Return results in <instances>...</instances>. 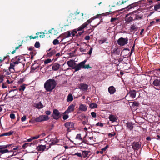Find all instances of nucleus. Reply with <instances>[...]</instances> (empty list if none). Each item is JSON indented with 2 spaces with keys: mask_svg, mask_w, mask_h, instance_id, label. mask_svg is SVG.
Returning <instances> with one entry per match:
<instances>
[{
  "mask_svg": "<svg viewBox=\"0 0 160 160\" xmlns=\"http://www.w3.org/2000/svg\"><path fill=\"white\" fill-rule=\"evenodd\" d=\"M56 81L53 79H50L47 80L44 85V88L47 92H52L57 85Z\"/></svg>",
  "mask_w": 160,
  "mask_h": 160,
  "instance_id": "1",
  "label": "nucleus"
},
{
  "mask_svg": "<svg viewBox=\"0 0 160 160\" xmlns=\"http://www.w3.org/2000/svg\"><path fill=\"white\" fill-rule=\"evenodd\" d=\"M111 12L110 11L109 12H107L106 13H103L102 14H98L97 15L94 16L88 20L87 21L85 22L84 23L86 25V26L87 27L89 23H90L92 22V21L94 20V19L101 18V17L102 16H106L109 15L110 14L109 12Z\"/></svg>",
  "mask_w": 160,
  "mask_h": 160,
  "instance_id": "2",
  "label": "nucleus"
},
{
  "mask_svg": "<svg viewBox=\"0 0 160 160\" xmlns=\"http://www.w3.org/2000/svg\"><path fill=\"white\" fill-rule=\"evenodd\" d=\"M23 61H25L22 56H18L15 57L11 60V62L14 64H18L19 63H22Z\"/></svg>",
  "mask_w": 160,
  "mask_h": 160,
  "instance_id": "3",
  "label": "nucleus"
},
{
  "mask_svg": "<svg viewBox=\"0 0 160 160\" xmlns=\"http://www.w3.org/2000/svg\"><path fill=\"white\" fill-rule=\"evenodd\" d=\"M49 119L50 118L48 116L42 115L36 118L35 119V121L37 122H40L43 121H48Z\"/></svg>",
  "mask_w": 160,
  "mask_h": 160,
  "instance_id": "4",
  "label": "nucleus"
},
{
  "mask_svg": "<svg viewBox=\"0 0 160 160\" xmlns=\"http://www.w3.org/2000/svg\"><path fill=\"white\" fill-rule=\"evenodd\" d=\"M128 38H124L121 37L118 40L117 42L119 45L122 46L127 44L128 43Z\"/></svg>",
  "mask_w": 160,
  "mask_h": 160,
  "instance_id": "5",
  "label": "nucleus"
},
{
  "mask_svg": "<svg viewBox=\"0 0 160 160\" xmlns=\"http://www.w3.org/2000/svg\"><path fill=\"white\" fill-rule=\"evenodd\" d=\"M86 60H85L84 61L80 62L79 64L75 65L73 67H72V69L75 70V71H78L82 68H83V65L85 64Z\"/></svg>",
  "mask_w": 160,
  "mask_h": 160,
  "instance_id": "6",
  "label": "nucleus"
},
{
  "mask_svg": "<svg viewBox=\"0 0 160 160\" xmlns=\"http://www.w3.org/2000/svg\"><path fill=\"white\" fill-rule=\"evenodd\" d=\"M51 117L55 120L58 119L61 116L60 112L57 109H54L53 110V114H52Z\"/></svg>",
  "mask_w": 160,
  "mask_h": 160,
  "instance_id": "7",
  "label": "nucleus"
},
{
  "mask_svg": "<svg viewBox=\"0 0 160 160\" xmlns=\"http://www.w3.org/2000/svg\"><path fill=\"white\" fill-rule=\"evenodd\" d=\"M65 127L67 128V131L69 132L71 131L70 128H74V123L72 122H67L64 125Z\"/></svg>",
  "mask_w": 160,
  "mask_h": 160,
  "instance_id": "8",
  "label": "nucleus"
},
{
  "mask_svg": "<svg viewBox=\"0 0 160 160\" xmlns=\"http://www.w3.org/2000/svg\"><path fill=\"white\" fill-rule=\"evenodd\" d=\"M75 106L73 104H70L68 107V109L66 110L65 112L63 113V114L68 113L72 112H73L74 110V108Z\"/></svg>",
  "mask_w": 160,
  "mask_h": 160,
  "instance_id": "9",
  "label": "nucleus"
},
{
  "mask_svg": "<svg viewBox=\"0 0 160 160\" xmlns=\"http://www.w3.org/2000/svg\"><path fill=\"white\" fill-rule=\"evenodd\" d=\"M141 146L139 142H134L132 144V148L134 150H138Z\"/></svg>",
  "mask_w": 160,
  "mask_h": 160,
  "instance_id": "10",
  "label": "nucleus"
},
{
  "mask_svg": "<svg viewBox=\"0 0 160 160\" xmlns=\"http://www.w3.org/2000/svg\"><path fill=\"white\" fill-rule=\"evenodd\" d=\"M88 85L83 83H80L79 86V88L83 91H87L88 88Z\"/></svg>",
  "mask_w": 160,
  "mask_h": 160,
  "instance_id": "11",
  "label": "nucleus"
},
{
  "mask_svg": "<svg viewBox=\"0 0 160 160\" xmlns=\"http://www.w3.org/2000/svg\"><path fill=\"white\" fill-rule=\"evenodd\" d=\"M46 146L45 145H40L37 147L36 149L38 151L43 152L45 150H46Z\"/></svg>",
  "mask_w": 160,
  "mask_h": 160,
  "instance_id": "12",
  "label": "nucleus"
},
{
  "mask_svg": "<svg viewBox=\"0 0 160 160\" xmlns=\"http://www.w3.org/2000/svg\"><path fill=\"white\" fill-rule=\"evenodd\" d=\"M79 111L82 112H86L87 109L86 105L85 104H81L78 108Z\"/></svg>",
  "mask_w": 160,
  "mask_h": 160,
  "instance_id": "13",
  "label": "nucleus"
},
{
  "mask_svg": "<svg viewBox=\"0 0 160 160\" xmlns=\"http://www.w3.org/2000/svg\"><path fill=\"white\" fill-rule=\"evenodd\" d=\"M136 91L135 90H131L129 92L130 97L132 99L134 98L136 96Z\"/></svg>",
  "mask_w": 160,
  "mask_h": 160,
  "instance_id": "14",
  "label": "nucleus"
},
{
  "mask_svg": "<svg viewBox=\"0 0 160 160\" xmlns=\"http://www.w3.org/2000/svg\"><path fill=\"white\" fill-rule=\"evenodd\" d=\"M67 64L68 66L72 68L76 64L74 60H70L67 62Z\"/></svg>",
  "mask_w": 160,
  "mask_h": 160,
  "instance_id": "15",
  "label": "nucleus"
},
{
  "mask_svg": "<svg viewBox=\"0 0 160 160\" xmlns=\"http://www.w3.org/2000/svg\"><path fill=\"white\" fill-rule=\"evenodd\" d=\"M152 84L155 86H160V79H155L153 81Z\"/></svg>",
  "mask_w": 160,
  "mask_h": 160,
  "instance_id": "16",
  "label": "nucleus"
},
{
  "mask_svg": "<svg viewBox=\"0 0 160 160\" xmlns=\"http://www.w3.org/2000/svg\"><path fill=\"white\" fill-rule=\"evenodd\" d=\"M108 91L111 94H113L115 92L116 89L113 86H110L108 88Z\"/></svg>",
  "mask_w": 160,
  "mask_h": 160,
  "instance_id": "17",
  "label": "nucleus"
},
{
  "mask_svg": "<svg viewBox=\"0 0 160 160\" xmlns=\"http://www.w3.org/2000/svg\"><path fill=\"white\" fill-rule=\"evenodd\" d=\"M60 67V65L59 64L55 63L52 66V70L54 71H57L59 68Z\"/></svg>",
  "mask_w": 160,
  "mask_h": 160,
  "instance_id": "18",
  "label": "nucleus"
},
{
  "mask_svg": "<svg viewBox=\"0 0 160 160\" xmlns=\"http://www.w3.org/2000/svg\"><path fill=\"white\" fill-rule=\"evenodd\" d=\"M136 3L131 4L128 5L125 8H124V9H125V10L128 11L132 8L135 7L136 6Z\"/></svg>",
  "mask_w": 160,
  "mask_h": 160,
  "instance_id": "19",
  "label": "nucleus"
},
{
  "mask_svg": "<svg viewBox=\"0 0 160 160\" xmlns=\"http://www.w3.org/2000/svg\"><path fill=\"white\" fill-rule=\"evenodd\" d=\"M74 16L73 14H70L69 16L68 17V19L67 21L69 22L70 23L71 22V21L74 19V18H73V17Z\"/></svg>",
  "mask_w": 160,
  "mask_h": 160,
  "instance_id": "20",
  "label": "nucleus"
},
{
  "mask_svg": "<svg viewBox=\"0 0 160 160\" xmlns=\"http://www.w3.org/2000/svg\"><path fill=\"white\" fill-rule=\"evenodd\" d=\"M109 118L110 121L112 122H116L117 120L116 117L113 115H110L109 117Z\"/></svg>",
  "mask_w": 160,
  "mask_h": 160,
  "instance_id": "21",
  "label": "nucleus"
},
{
  "mask_svg": "<svg viewBox=\"0 0 160 160\" xmlns=\"http://www.w3.org/2000/svg\"><path fill=\"white\" fill-rule=\"evenodd\" d=\"M73 100V96L72 94H69L67 97V102H71Z\"/></svg>",
  "mask_w": 160,
  "mask_h": 160,
  "instance_id": "22",
  "label": "nucleus"
},
{
  "mask_svg": "<svg viewBox=\"0 0 160 160\" xmlns=\"http://www.w3.org/2000/svg\"><path fill=\"white\" fill-rule=\"evenodd\" d=\"M50 142H51V145H55L58 142L56 138H52L50 139Z\"/></svg>",
  "mask_w": 160,
  "mask_h": 160,
  "instance_id": "23",
  "label": "nucleus"
},
{
  "mask_svg": "<svg viewBox=\"0 0 160 160\" xmlns=\"http://www.w3.org/2000/svg\"><path fill=\"white\" fill-rule=\"evenodd\" d=\"M13 133V131H10V132L4 133L2 134L1 135V137L3 136H10Z\"/></svg>",
  "mask_w": 160,
  "mask_h": 160,
  "instance_id": "24",
  "label": "nucleus"
},
{
  "mask_svg": "<svg viewBox=\"0 0 160 160\" xmlns=\"http://www.w3.org/2000/svg\"><path fill=\"white\" fill-rule=\"evenodd\" d=\"M56 52L55 50H53L48 53L47 54V57H50L54 55Z\"/></svg>",
  "mask_w": 160,
  "mask_h": 160,
  "instance_id": "25",
  "label": "nucleus"
},
{
  "mask_svg": "<svg viewBox=\"0 0 160 160\" xmlns=\"http://www.w3.org/2000/svg\"><path fill=\"white\" fill-rule=\"evenodd\" d=\"M78 117L82 121L83 120H86V117L83 113H82L79 115Z\"/></svg>",
  "mask_w": 160,
  "mask_h": 160,
  "instance_id": "26",
  "label": "nucleus"
},
{
  "mask_svg": "<svg viewBox=\"0 0 160 160\" xmlns=\"http://www.w3.org/2000/svg\"><path fill=\"white\" fill-rule=\"evenodd\" d=\"M127 128L130 130H132L133 128V125L130 122H128L127 123Z\"/></svg>",
  "mask_w": 160,
  "mask_h": 160,
  "instance_id": "27",
  "label": "nucleus"
},
{
  "mask_svg": "<svg viewBox=\"0 0 160 160\" xmlns=\"http://www.w3.org/2000/svg\"><path fill=\"white\" fill-rule=\"evenodd\" d=\"M35 107L38 109L42 108L43 107V106L41 102H39L38 103L36 104Z\"/></svg>",
  "mask_w": 160,
  "mask_h": 160,
  "instance_id": "28",
  "label": "nucleus"
},
{
  "mask_svg": "<svg viewBox=\"0 0 160 160\" xmlns=\"http://www.w3.org/2000/svg\"><path fill=\"white\" fill-rule=\"evenodd\" d=\"M86 28H88V27H87L86 26V25L84 23H83L82 25L80 26L78 29V31H80L82 30L83 29Z\"/></svg>",
  "mask_w": 160,
  "mask_h": 160,
  "instance_id": "29",
  "label": "nucleus"
},
{
  "mask_svg": "<svg viewBox=\"0 0 160 160\" xmlns=\"http://www.w3.org/2000/svg\"><path fill=\"white\" fill-rule=\"evenodd\" d=\"M0 149V152L2 154L9 152L8 150L7 149H5L4 148H2V147H1Z\"/></svg>",
  "mask_w": 160,
  "mask_h": 160,
  "instance_id": "30",
  "label": "nucleus"
},
{
  "mask_svg": "<svg viewBox=\"0 0 160 160\" xmlns=\"http://www.w3.org/2000/svg\"><path fill=\"white\" fill-rule=\"evenodd\" d=\"M63 37L65 38L69 37L71 36V32L70 31L67 32L63 34Z\"/></svg>",
  "mask_w": 160,
  "mask_h": 160,
  "instance_id": "31",
  "label": "nucleus"
},
{
  "mask_svg": "<svg viewBox=\"0 0 160 160\" xmlns=\"http://www.w3.org/2000/svg\"><path fill=\"white\" fill-rule=\"evenodd\" d=\"M89 107L91 109L96 108L97 107V105L95 103H92L90 104Z\"/></svg>",
  "mask_w": 160,
  "mask_h": 160,
  "instance_id": "32",
  "label": "nucleus"
},
{
  "mask_svg": "<svg viewBox=\"0 0 160 160\" xmlns=\"http://www.w3.org/2000/svg\"><path fill=\"white\" fill-rule=\"evenodd\" d=\"M32 144V143H25L23 144L22 147V148L24 149L26 147H27L28 146H31Z\"/></svg>",
  "mask_w": 160,
  "mask_h": 160,
  "instance_id": "33",
  "label": "nucleus"
},
{
  "mask_svg": "<svg viewBox=\"0 0 160 160\" xmlns=\"http://www.w3.org/2000/svg\"><path fill=\"white\" fill-rule=\"evenodd\" d=\"M13 145V144H11L8 145H2L1 146V147H2V148H4L5 149L7 148H9L10 147H11L12 148Z\"/></svg>",
  "mask_w": 160,
  "mask_h": 160,
  "instance_id": "34",
  "label": "nucleus"
},
{
  "mask_svg": "<svg viewBox=\"0 0 160 160\" xmlns=\"http://www.w3.org/2000/svg\"><path fill=\"white\" fill-rule=\"evenodd\" d=\"M138 28L135 25L133 24L131 26L130 30L131 31H136L137 30Z\"/></svg>",
  "mask_w": 160,
  "mask_h": 160,
  "instance_id": "35",
  "label": "nucleus"
},
{
  "mask_svg": "<svg viewBox=\"0 0 160 160\" xmlns=\"http://www.w3.org/2000/svg\"><path fill=\"white\" fill-rule=\"evenodd\" d=\"M160 9V3H158L154 6V9L156 11H158V10Z\"/></svg>",
  "mask_w": 160,
  "mask_h": 160,
  "instance_id": "36",
  "label": "nucleus"
},
{
  "mask_svg": "<svg viewBox=\"0 0 160 160\" xmlns=\"http://www.w3.org/2000/svg\"><path fill=\"white\" fill-rule=\"evenodd\" d=\"M133 16H134V20H139L141 19L142 18V16L141 15H136V16H134V15H133Z\"/></svg>",
  "mask_w": 160,
  "mask_h": 160,
  "instance_id": "37",
  "label": "nucleus"
},
{
  "mask_svg": "<svg viewBox=\"0 0 160 160\" xmlns=\"http://www.w3.org/2000/svg\"><path fill=\"white\" fill-rule=\"evenodd\" d=\"M88 151H84L82 152V155L84 158L86 157L88 154Z\"/></svg>",
  "mask_w": 160,
  "mask_h": 160,
  "instance_id": "38",
  "label": "nucleus"
},
{
  "mask_svg": "<svg viewBox=\"0 0 160 160\" xmlns=\"http://www.w3.org/2000/svg\"><path fill=\"white\" fill-rule=\"evenodd\" d=\"M82 138L81 137V134L80 133L77 134V135H76V138H75L76 139H78V140H82Z\"/></svg>",
  "mask_w": 160,
  "mask_h": 160,
  "instance_id": "39",
  "label": "nucleus"
},
{
  "mask_svg": "<svg viewBox=\"0 0 160 160\" xmlns=\"http://www.w3.org/2000/svg\"><path fill=\"white\" fill-rule=\"evenodd\" d=\"M132 103V107H134L135 106H136L137 107H138L139 104L138 102H137L134 101Z\"/></svg>",
  "mask_w": 160,
  "mask_h": 160,
  "instance_id": "40",
  "label": "nucleus"
},
{
  "mask_svg": "<svg viewBox=\"0 0 160 160\" xmlns=\"http://www.w3.org/2000/svg\"><path fill=\"white\" fill-rule=\"evenodd\" d=\"M107 40L106 38H104L103 39L99 40L98 41L99 43L101 44L103 43Z\"/></svg>",
  "mask_w": 160,
  "mask_h": 160,
  "instance_id": "41",
  "label": "nucleus"
},
{
  "mask_svg": "<svg viewBox=\"0 0 160 160\" xmlns=\"http://www.w3.org/2000/svg\"><path fill=\"white\" fill-rule=\"evenodd\" d=\"M35 47L36 48H38L40 47V44L39 42L37 41L34 45Z\"/></svg>",
  "mask_w": 160,
  "mask_h": 160,
  "instance_id": "42",
  "label": "nucleus"
},
{
  "mask_svg": "<svg viewBox=\"0 0 160 160\" xmlns=\"http://www.w3.org/2000/svg\"><path fill=\"white\" fill-rule=\"evenodd\" d=\"M84 69H89V68H91L92 67L90 66L89 64H88L87 65H85V64L83 65L82 67Z\"/></svg>",
  "mask_w": 160,
  "mask_h": 160,
  "instance_id": "43",
  "label": "nucleus"
},
{
  "mask_svg": "<svg viewBox=\"0 0 160 160\" xmlns=\"http://www.w3.org/2000/svg\"><path fill=\"white\" fill-rule=\"evenodd\" d=\"M59 43V40H58L57 39H54L53 41V44L54 45L58 44Z\"/></svg>",
  "mask_w": 160,
  "mask_h": 160,
  "instance_id": "44",
  "label": "nucleus"
},
{
  "mask_svg": "<svg viewBox=\"0 0 160 160\" xmlns=\"http://www.w3.org/2000/svg\"><path fill=\"white\" fill-rule=\"evenodd\" d=\"M25 88V87L24 85H21L20 86L19 88V90L20 91H21L22 90L24 91Z\"/></svg>",
  "mask_w": 160,
  "mask_h": 160,
  "instance_id": "45",
  "label": "nucleus"
},
{
  "mask_svg": "<svg viewBox=\"0 0 160 160\" xmlns=\"http://www.w3.org/2000/svg\"><path fill=\"white\" fill-rule=\"evenodd\" d=\"M81 141H82V142L79 144V145H81V144H82V142L84 143L87 144L88 145H89L90 144H89L88 143H87V141L86 140H85L84 139H83V138H82V140H81Z\"/></svg>",
  "mask_w": 160,
  "mask_h": 160,
  "instance_id": "46",
  "label": "nucleus"
},
{
  "mask_svg": "<svg viewBox=\"0 0 160 160\" xmlns=\"http://www.w3.org/2000/svg\"><path fill=\"white\" fill-rule=\"evenodd\" d=\"M52 61L51 59H48L45 60L44 63L45 64H48V63L51 62Z\"/></svg>",
  "mask_w": 160,
  "mask_h": 160,
  "instance_id": "47",
  "label": "nucleus"
},
{
  "mask_svg": "<svg viewBox=\"0 0 160 160\" xmlns=\"http://www.w3.org/2000/svg\"><path fill=\"white\" fill-rule=\"evenodd\" d=\"M15 65L13 63H10V66L9 67V69L10 70L11 69H14V67L15 66Z\"/></svg>",
  "mask_w": 160,
  "mask_h": 160,
  "instance_id": "48",
  "label": "nucleus"
},
{
  "mask_svg": "<svg viewBox=\"0 0 160 160\" xmlns=\"http://www.w3.org/2000/svg\"><path fill=\"white\" fill-rule=\"evenodd\" d=\"M21 45H21H21H19L18 46V47H16L15 48V50H13V51H12V52H11V53L12 54H14V53L15 52H16V50H17V49H18L19 48V47H20L21 46Z\"/></svg>",
  "mask_w": 160,
  "mask_h": 160,
  "instance_id": "49",
  "label": "nucleus"
},
{
  "mask_svg": "<svg viewBox=\"0 0 160 160\" xmlns=\"http://www.w3.org/2000/svg\"><path fill=\"white\" fill-rule=\"evenodd\" d=\"M91 115L93 118H96L97 116L96 113L95 112H91Z\"/></svg>",
  "mask_w": 160,
  "mask_h": 160,
  "instance_id": "50",
  "label": "nucleus"
},
{
  "mask_svg": "<svg viewBox=\"0 0 160 160\" xmlns=\"http://www.w3.org/2000/svg\"><path fill=\"white\" fill-rule=\"evenodd\" d=\"M40 137V135H37L34 137H32V140L37 139Z\"/></svg>",
  "mask_w": 160,
  "mask_h": 160,
  "instance_id": "51",
  "label": "nucleus"
},
{
  "mask_svg": "<svg viewBox=\"0 0 160 160\" xmlns=\"http://www.w3.org/2000/svg\"><path fill=\"white\" fill-rule=\"evenodd\" d=\"M128 1V0H127L125 1H122L121 3H120V1H119V2H117V4L118 5H122V4H124V3Z\"/></svg>",
  "mask_w": 160,
  "mask_h": 160,
  "instance_id": "52",
  "label": "nucleus"
},
{
  "mask_svg": "<svg viewBox=\"0 0 160 160\" xmlns=\"http://www.w3.org/2000/svg\"><path fill=\"white\" fill-rule=\"evenodd\" d=\"M69 117V116L68 115H65V114H64V115L63 116V119L64 120H66Z\"/></svg>",
  "mask_w": 160,
  "mask_h": 160,
  "instance_id": "53",
  "label": "nucleus"
},
{
  "mask_svg": "<svg viewBox=\"0 0 160 160\" xmlns=\"http://www.w3.org/2000/svg\"><path fill=\"white\" fill-rule=\"evenodd\" d=\"M96 126H99L101 127H103V124L101 123H99V122H98L96 124Z\"/></svg>",
  "mask_w": 160,
  "mask_h": 160,
  "instance_id": "54",
  "label": "nucleus"
},
{
  "mask_svg": "<svg viewBox=\"0 0 160 160\" xmlns=\"http://www.w3.org/2000/svg\"><path fill=\"white\" fill-rule=\"evenodd\" d=\"M37 68V67L34 68L33 66H32L31 67V71L33 72Z\"/></svg>",
  "mask_w": 160,
  "mask_h": 160,
  "instance_id": "55",
  "label": "nucleus"
},
{
  "mask_svg": "<svg viewBox=\"0 0 160 160\" xmlns=\"http://www.w3.org/2000/svg\"><path fill=\"white\" fill-rule=\"evenodd\" d=\"M45 113L46 115H47V116H48V115H49L51 114V112L49 110H47V111H45Z\"/></svg>",
  "mask_w": 160,
  "mask_h": 160,
  "instance_id": "56",
  "label": "nucleus"
},
{
  "mask_svg": "<svg viewBox=\"0 0 160 160\" xmlns=\"http://www.w3.org/2000/svg\"><path fill=\"white\" fill-rule=\"evenodd\" d=\"M10 117L12 119H14L15 118V115L13 113H11L10 115Z\"/></svg>",
  "mask_w": 160,
  "mask_h": 160,
  "instance_id": "57",
  "label": "nucleus"
},
{
  "mask_svg": "<svg viewBox=\"0 0 160 160\" xmlns=\"http://www.w3.org/2000/svg\"><path fill=\"white\" fill-rule=\"evenodd\" d=\"M26 119V117L25 115H24L23 117L21 118V121L22 122L25 121Z\"/></svg>",
  "mask_w": 160,
  "mask_h": 160,
  "instance_id": "58",
  "label": "nucleus"
},
{
  "mask_svg": "<svg viewBox=\"0 0 160 160\" xmlns=\"http://www.w3.org/2000/svg\"><path fill=\"white\" fill-rule=\"evenodd\" d=\"M108 145H106L105 147L102 149L101 150L103 151H105L108 148Z\"/></svg>",
  "mask_w": 160,
  "mask_h": 160,
  "instance_id": "59",
  "label": "nucleus"
},
{
  "mask_svg": "<svg viewBox=\"0 0 160 160\" xmlns=\"http://www.w3.org/2000/svg\"><path fill=\"white\" fill-rule=\"evenodd\" d=\"M126 50H128V51H129L130 50L129 49L127 48H124L121 52L122 54H123L125 52Z\"/></svg>",
  "mask_w": 160,
  "mask_h": 160,
  "instance_id": "60",
  "label": "nucleus"
},
{
  "mask_svg": "<svg viewBox=\"0 0 160 160\" xmlns=\"http://www.w3.org/2000/svg\"><path fill=\"white\" fill-rule=\"evenodd\" d=\"M133 16H132V17H129L128 18H127L128 19V21L129 22L132 21V20L133 19Z\"/></svg>",
  "mask_w": 160,
  "mask_h": 160,
  "instance_id": "61",
  "label": "nucleus"
},
{
  "mask_svg": "<svg viewBox=\"0 0 160 160\" xmlns=\"http://www.w3.org/2000/svg\"><path fill=\"white\" fill-rule=\"evenodd\" d=\"M116 133H114L113 134H112L111 133H109L108 134V136L110 137H112V136H114L115 135Z\"/></svg>",
  "mask_w": 160,
  "mask_h": 160,
  "instance_id": "62",
  "label": "nucleus"
},
{
  "mask_svg": "<svg viewBox=\"0 0 160 160\" xmlns=\"http://www.w3.org/2000/svg\"><path fill=\"white\" fill-rule=\"evenodd\" d=\"M80 51L81 52H85L86 51V49H84L83 48H81L79 49Z\"/></svg>",
  "mask_w": 160,
  "mask_h": 160,
  "instance_id": "63",
  "label": "nucleus"
},
{
  "mask_svg": "<svg viewBox=\"0 0 160 160\" xmlns=\"http://www.w3.org/2000/svg\"><path fill=\"white\" fill-rule=\"evenodd\" d=\"M90 37L89 36H86L85 38V39L86 40H88L90 39Z\"/></svg>",
  "mask_w": 160,
  "mask_h": 160,
  "instance_id": "64",
  "label": "nucleus"
}]
</instances>
